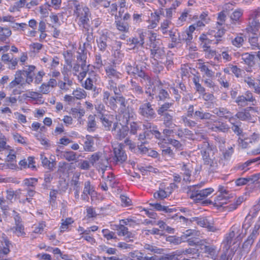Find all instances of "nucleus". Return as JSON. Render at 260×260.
I'll return each mask as SVG.
<instances>
[{"instance_id":"f257e3e1","label":"nucleus","mask_w":260,"mask_h":260,"mask_svg":"<svg viewBox=\"0 0 260 260\" xmlns=\"http://www.w3.org/2000/svg\"><path fill=\"white\" fill-rule=\"evenodd\" d=\"M198 147L200 150L203 164L207 166L208 172L210 173L215 172L218 168V164L215 156L217 150L214 149L208 141L201 142L198 144Z\"/></svg>"},{"instance_id":"f03ea898","label":"nucleus","mask_w":260,"mask_h":260,"mask_svg":"<svg viewBox=\"0 0 260 260\" xmlns=\"http://www.w3.org/2000/svg\"><path fill=\"white\" fill-rule=\"evenodd\" d=\"M173 103L166 102L160 105L157 109V113L161 117L163 124L167 128H174L176 124L174 123L175 112L170 109Z\"/></svg>"},{"instance_id":"7ed1b4c3","label":"nucleus","mask_w":260,"mask_h":260,"mask_svg":"<svg viewBox=\"0 0 260 260\" xmlns=\"http://www.w3.org/2000/svg\"><path fill=\"white\" fill-rule=\"evenodd\" d=\"M260 229V216L258 218V220L256 222L254 229L251 234L248 237L247 240L244 242L242 245L241 253L242 255L243 254H247L250 251L251 246L253 244L254 240L256 239L257 236L258 235V230Z\"/></svg>"},{"instance_id":"20e7f679","label":"nucleus","mask_w":260,"mask_h":260,"mask_svg":"<svg viewBox=\"0 0 260 260\" xmlns=\"http://www.w3.org/2000/svg\"><path fill=\"white\" fill-rule=\"evenodd\" d=\"M194 186H190L188 187V194L190 198L194 201L198 202L200 200H204L214 190L211 188H208L202 190H196Z\"/></svg>"},{"instance_id":"39448f33","label":"nucleus","mask_w":260,"mask_h":260,"mask_svg":"<svg viewBox=\"0 0 260 260\" xmlns=\"http://www.w3.org/2000/svg\"><path fill=\"white\" fill-rule=\"evenodd\" d=\"M235 102L239 107H244L248 105V103H252V105H255L256 101L253 96L252 93L248 90L244 95H239L236 99Z\"/></svg>"},{"instance_id":"423d86ee","label":"nucleus","mask_w":260,"mask_h":260,"mask_svg":"<svg viewBox=\"0 0 260 260\" xmlns=\"http://www.w3.org/2000/svg\"><path fill=\"white\" fill-rule=\"evenodd\" d=\"M138 112L141 116L148 119H152L155 117L154 110L150 102L141 104L139 108Z\"/></svg>"},{"instance_id":"0eeeda50","label":"nucleus","mask_w":260,"mask_h":260,"mask_svg":"<svg viewBox=\"0 0 260 260\" xmlns=\"http://www.w3.org/2000/svg\"><path fill=\"white\" fill-rule=\"evenodd\" d=\"M73 14L79 18L80 22L83 25L87 24L89 21V10L85 6L80 5Z\"/></svg>"},{"instance_id":"6e6552de","label":"nucleus","mask_w":260,"mask_h":260,"mask_svg":"<svg viewBox=\"0 0 260 260\" xmlns=\"http://www.w3.org/2000/svg\"><path fill=\"white\" fill-rule=\"evenodd\" d=\"M117 103L120 104V111L124 112L126 109L125 98L122 95L111 96L109 100V105L113 110H115L117 108Z\"/></svg>"},{"instance_id":"1a4fd4ad","label":"nucleus","mask_w":260,"mask_h":260,"mask_svg":"<svg viewBox=\"0 0 260 260\" xmlns=\"http://www.w3.org/2000/svg\"><path fill=\"white\" fill-rule=\"evenodd\" d=\"M129 128L126 125H122L118 123H114L112 132L115 135L116 138L119 140L124 139L128 134Z\"/></svg>"},{"instance_id":"9d476101","label":"nucleus","mask_w":260,"mask_h":260,"mask_svg":"<svg viewBox=\"0 0 260 260\" xmlns=\"http://www.w3.org/2000/svg\"><path fill=\"white\" fill-rule=\"evenodd\" d=\"M78 63L81 64V69L82 71L78 76V79L79 81H81L83 78L86 76L87 73L89 71V64H86V55L84 54L79 53L77 57Z\"/></svg>"},{"instance_id":"9b49d317","label":"nucleus","mask_w":260,"mask_h":260,"mask_svg":"<svg viewBox=\"0 0 260 260\" xmlns=\"http://www.w3.org/2000/svg\"><path fill=\"white\" fill-rule=\"evenodd\" d=\"M258 138V135L255 133L249 137L239 138L238 140L239 146L243 149L250 147L254 143L257 142Z\"/></svg>"},{"instance_id":"f8f14e48","label":"nucleus","mask_w":260,"mask_h":260,"mask_svg":"<svg viewBox=\"0 0 260 260\" xmlns=\"http://www.w3.org/2000/svg\"><path fill=\"white\" fill-rule=\"evenodd\" d=\"M239 228V225H233L231 228L230 233L226 235V237H225V239L222 242V244L223 245V249L225 250L226 252H228L229 249L231 247L233 239L235 236V232L238 230Z\"/></svg>"},{"instance_id":"ddd939ff","label":"nucleus","mask_w":260,"mask_h":260,"mask_svg":"<svg viewBox=\"0 0 260 260\" xmlns=\"http://www.w3.org/2000/svg\"><path fill=\"white\" fill-rule=\"evenodd\" d=\"M191 221L196 222L201 226L207 228L209 231L214 232L217 231V229L213 226V223L205 217H193Z\"/></svg>"},{"instance_id":"4468645a","label":"nucleus","mask_w":260,"mask_h":260,"mask_svg":"<svg viewBox=\"0 0 260 260\" xmlns=\"http://www.w3.org/2000/svg\"><path fill=\"white\" fill-rule=\"evenodd\" d=\"M148 36L149 41V47L150 48V52L153 51V49H158L164 47L161 42L156 39L157 35L151 31H148Z\"/></svg>"},{"instance_id":"2eb2a0df","label":"nucleus","mask_w":260,"mask_h":260,"mask_svg":"<svg viewBox=\"0 0 260 260\" xmlns=\"http://www.w3.org/2000/svg\"><path fill=\"white\" fill-rule=\"evenodd\" d=\"M212 112L219 117L229 119L230 122H232V121L235 119V118L232 116V112L225 108L220 107L215 108L212 111Z\"/></svg>"},{"instance_id":"dca6fc26","label":"nucleus","mask_w":260,"mask_h":260,"mask_svg":"<svg viewBox=\"0 0 260 260\" xmlns=\"http://www.w3.org/2000/svg\"><path fill=\"white\" fill-rule=\"evenodd\" d=\"M123 144H120L114 148L115 155L114 159H115L117 162L122 163L127 158V156L123 150Z\"/></svg>"},{"instance_id":"f3484780","label":"nucleus","mask_w":260,"mask_h":260,"mask_svg":"<svg viewBox=\"0 0 260 260\" xmlns=\"http://www.w3.org/2000/svg\"><path fill=\"white\" fill-rule=\"evenodd\" d=\"M109 36L108 32H106L101 35L99 39H97L98 47L100 50L103 51L106 50L107 44L110 41V38Z\"/></svg>"},{"instance_id":"a211bd4d","label":"nucleus","mask_w":260,"mask_h":260,"mask_svg":"<svg viewBox=\"0 0 260 260\" xmlns=\"http://www.w3.org/2000/svg\"><path fill=\"white\" fill-rule=\"evenodd\" d=\"M146 35H148V32H140L138 37H134L132 39L129 38L127 41L128 43H130V45L134 44L135 46L139 45L143 47L144 44L145 37Z\"/></svg>"},{"instance_id":"6ab92c4d","label":"nucleus","mask_w":260,"mask_h":260,"mask_svg":"<svg viewBox=\"0 0 260 260\" xmlns=\"http://www.w3.org/2000/svg\"><path fill=\"white\" fill-rule=\"evenodd\" d=\"M145 81L146 82L145 85V93L151 98L149 100L152 101L154 99V95L156 93L155 87L154 86L153 82L151 80L150 77L149 78V80H146Z\"/></svg>"},{"instance_id":"aec40b11","label":"nucleus","mask_w":260,"mask_h":260,"mask_svg":"<svg viewBox=\"0 0 260 260\" xmlns=\"http://www.w3.org/2000/svg\"><path fill=\"white\" fill-rule=\"evenodd\" d=\"M192 168L189 164H183L181 169V174L183 176V180L185 182H190L191 176Z\"/></svg>"},{"instance_id":"412c9836","label":"nucleus","mask_w":260,"mask_h":260,"mask_svg":"<svg viewBox=\"0 0 260 260\" xmlns=\"http://www.w3.org/2000/svg\"><path fill=\"white\" fill-rule=\"evenodd\" d=\"M212 116L213 115L210 113L204 112L201 108L199 110H196L194 113V118L197 120H210Z\"/></svg>"},{"instance_id":"4be33fe9","label":"nucleus","mask_w":260,"mask_h":260,"mask_svg":"<svg viewBox=\"0 0 260 260\" xmlns=\"http://www.w3.org/2000/svg\"><path fill=\"white\" fill-rule=\"evenodd\" d=\"M22 75V71H17L15 74V79L9 83L8 87L12 89L19 84H21V85L22 86L23 84H21L23 80Z\"/></svg>"},{"instance_id":"5701e85b","label":"nucleus","mask_w":260,"mask_h":260,"mask_svg":"<svg viewBox=\"0 0 260 260\" xmlns=\"http://www.w3.org/2000/svg\"><path fill=\"white\" fill-rule=\"evenodd\" d=\"M184 252L180 250H176L172 253L161 256L159 260H179L178 257L183 254Z\"/></svg>"},{"instance_id":"b1692460","label":"nucleus","mask_w":260,"mask_h":260,"mask_svg":"<svg viewBox=\"0 0 260 260\" xmlns=\"http://www.w3.org/2000/svg\"><path fill=\"white\" fill-rule=\"evenodd\" d=\"M106 73L107 77L110 79L112 78L119 79L121 76V74L111 66L106 69Z\"/></svg>"},{"instance_id":"393cba45","label":"nucleus","mask_w":260,"mask_h":260,"mask_svg":"<svg viewBox=\"0 0 260 260\" xmlns=\"http://www.w3.org/2000/svg\"><path fill=\"white\" fill-rule=\"evenodd\" d=\"M201 248L204 250L205 253L209 254L211 256H214L216 254V246L213 245H210L208 241L207 243H204V245L201 246Z\"/></svg>"},{"instance_id":"a878e982","label":"nucleus","mask_w":260,"mask_h":260,"mask_svg":"<svg viewBox=\"0 0 260 260\" xmlns=\"http://www.w3.org/2000/svg\"><path fill=\"white\" fill-rule=\"evenodd\" d=\"M94 141L93 138L89 135L86 136V140L84 142V150L85 151L92 152L94 151L93 145Z\"/></svg>"},{"instance_id":"bb28decb","label":"nucleus","mask_w":260,"mask_h":260,"mask_svg":"<svg viewBox=\"0 0 260 260\" xmlns=\"http://www.w3.org/2000/svg\"><path fill=\"white\" fill-rule=\"evenodd\" d=\"M235 116L242 121L250 120L251 118V115L246 109H243L242 111L238 112Z\"/></svg>"},{"instance_id":"cd10ccee","label":"nucleus","mask_w":260,"mask_h":260,"mask_svg":"<svg viewBox=\"0 0 260 260\" xmlns=\"http://www.w3.org/2000/svg\"><path fill=\"white\" fill-rule=\"evenodd\" d=\"M4 242H5L6 247H3L2 249H0V260H5L7 259L5 257V256L7 255L10 251L9 249L10 246L11 245L10 241L7 239H4Z\"/></svg>"},{"instance_id":"c85d7f7f","label":"nucleus","mask_w":260,"mask_h":260,"mask_svg":"<svg viewBox=\"0 0 260 260\" xmlns=\"http://www.w3.org/2000/svg\"><path fill=\"white\" fill-rule=\"evenodd\" d=\"M183 254H187L189 255V258L197 259L200 256L199 249L196 248H189L186 249L185 251L182 250Z\"/></svg>"},{"instance_id":"c756f323","label":"nucleus","mask_w":260,"mask_h":260,"mask_svg":"<svg viewBox=\"0 0 260 260\" xmlns=\"http://www.w3.org/2000/svg\"><path fill=\"white\" fill-rule=\"evenodd\" d=\"M165 55V51L164 47L158 49H153V51L151 52V57L156 60V58H162Z\"/></svg>"},{"instance_id":"7c9ffc66","label":"nucleus","mask_w":260,"mask_h":260,"mask_svg":"<svg viewBox=\"0 0 260 260\" xmlns=\"http://www.w3.org/2000/svg\"><path fill=\"white\" fill-rule=\"evenodd\" d=\"M95 81V78L94 77H89L85 81L83 86L87 90H91L96 89V87H94L93 83Z\"/></svg>"},{"instance_id":"2f4dec72","label":"nucleus","mask_w":260,"mask_h":260,"mask_svg":"<svg viewBox=\"0 0 260 260\" xmlns=\"http://www.w3.org/2000/svg\"><path fill=\"white\" fill-rule=\"evenodd\" d=\"M79 5V3L77 1H69L67 5V9L69 11V13L71 14L73 13L74 14Z\"/></svg>"},{"instance_id":"473e14b6","label":"nucleus","mask_w":260,"mask_h":260,"mask_svg":"<svg viewBox=\"0 0 260 260\" xmlns=\"http://www.w3.org/2000/svg\"><path fill=\"white\" fill-rule=\"evenodd\" d=\"M11 30L6 27H0V41H5L11 35Z\"/></svg>"},{"instance_id":"72a5a7b5","label":"nucleus","mask_w":260,"mask_h":260,"mask_svg":"<svg viewBox=\"0 0 260 260\" xmlns=\"http://www.w3.org/2000/svg\"><path fill=\"white\" fill-rule=\"evenodd\" d=\"M169 34L172 42L175 44L180 43L181 35L177 31H174L172 29L169 30Z\"/></svg>"},{"instance_id":"f704fd0d","label":"nucleus","mask_w":260,"mask_h":260,"mask_svg":"<svg viewBox=\"0 0 260 260\" xmlns=\"http://www.w3.org/2000/svg\"><path fill=\"white\" fill-rule=\"evenodd\" d=\"M73 95L77 100H78L85 98L86 92L83 89L79 88L73 91Z\"/></svg>"},{"instance_id":"c9c22d12","label":"nucleus","mask_w":260,"mask_h":260,"mask_svg":"<svg viewBox=\"0 0 260 260\" xmlns=\"http://www.w3.org/2000/svg\"><path fill=\"white\" fill-rule=\"evenodd\" d=\"M218 191L220 192V194L217 196L216 201H221L223 199H226L229 197L228 196L229 191L224 186H219Z\"/></svg>"},{"instance_id":"e433bc0d","label":"nucleus","mask_w":260,"mask_h":260,"mask_svg":"<svg viewBox=\"0 0 260 260\" xmlns=\"http://www.w3.org/2000/svg\"><path fill=\"white\" fill-rule=\"evenodd\" d=\"M192 35L188 34V32L183 31L181 34L180 43L182 41H184L187 45H190L192 40Z\"/></svg>"},{"instance_id":"4c0bfd02","label":"nucleus","mask_w":260,"mask_h":260,"mask_svg":"<svg viewBox=\"0 0 260 260\" xmlns=\"http://www.w3.org/2000/svg\"><path fill=\"white\" fill-rule=\"evenodd\" d=\"M245 82L250 87H252L254 89V92L260 95V86L258 85H256L254 80L250 77L247 78L245 80Z\"/></svg>"},{"instance_id":"58836bf2","label":"nucleus","mask_w":260,"mask_h":260,"mask_svg":"<svg viewBox=\"0 0 260 260\" xmlns=\"http://www.w3.org/2000/svg\"><path fill=\"white\" fill-rule=\"evenodd\" d=\"M116 27L118 30L122 31H127L128 30V24L126 21L124 20L116 21Z\"/></svg>"},{"instance_id":"ea45409f","label":"nucleus","mask_w":260,"mask_h":260,"mask_svg":"<svg viewBox=\"0 0 260 260\" xmlns=\"http://www.w3.org/2000/svg\"><path fill=\"white\" fill-rule=\"evenodd\" d=\"M254 56L248 53H245L242 55V59L248 66H252L253 64Z\"/></svg>"},{"instance_id":"a19ab883","label":"nucleus","mask_w":260,"mask_h":260,"mask_svg":"<svg viewBox=\"0 0 260 260\" xmlns=\"http://www.w3.org/2000/svg\"><path fill=\"white\" fill-rule=\"evenodd\" d=\"M38 182V179L35 178H30L25 179L23 181L24 186L27 188H34Z\"/></svg>"},{"instance_id":"79ce46f5","label":"nucleus","mask_w":260,"mask_h":260,"mask_svg":"<svg viewBox=\"0 0 260 260\" xmlns=\"http://www.w3.org/2000/svg\"><path fill=\"white\" fill-rule=\"evenodd\" d=\"M85 113L84 110L80 108H72L70 114H72L75 118L78 117L80 118Z\"/></svg>"},{"instance_id":"37998d69","label":"nucleus","mask_w":260,"mask_h":260,"mask_svg":"<svg viewBox=\"0 0 260 260\" xmlns=\"http://www.w3.org/2000/svg\"><path fill=\"white\" fill-rule=\"evenodd\" d=\"M187 242L190 246H193L195 245L203 246L204 245V243H207V241L206 240H199L197 238H189L187 240Z\"/></svg>"},{"instance_id":"c03bdc74","label":"nucleus","mask_w":260,"mask_h":260,"mask_svg":"<svg viewBox=\"0 0 260 260\" xmlns=\"http://www.w3.org/2000/svg\"><path fill=\"white\" fill-rule=\"evenodd\" d=\"M150 205L153 207L156 210L158 211H162L166 213H171L173 212V209L172 208H169L167 206H162L160 204H150Z\"/></svg>"},{"instance_id":"a18cd8bd","label":"nucleus","mask_w":260,"mask_h":260,"mask_svg":"<svg viewBox=\"0 0 260 260\" xmlns=\"http://www.w3.org/2000/svg\"><path fill=\"white\" fill-rule=\"evenodd\" d=\"M131 87L133 92L136 94L141 95L144 93L142 87L132 80L131 81Z\"/></svg>"},{"instance_id":"49530a36","label":"nucleus","mask_w":260,"mask_h":260,"mask_svg":"<svg viewBox=\"0 0 260 260\" xmlns=\"http://www.w3.org/2000/svg\"><path fill=\"white\" fill-rule=\"evenodd\" d=\"M40 158L44 167L49 169H52L54 167L53 162H51L48 159L44 156V154H41Z\"/></svg>"},{"instance_id":"de8ad7c7","label":"nucleus","mask_w":260,"mask_h":260,"mask_svg":"<svg viewBox=\"0 0 260 260\" xmlns=\"http://www.w3.org/2000/svg\"><path fill=\"white\" fill-rule=\"evenodd\" d=\"M242 15V12L240 10L235 11L231 16V19L232 23L236 24L240 20V18Z\"/></svg>"},{"instance_id":"09e8293b","label":"nucleus","mask_w":260,"mask_h":260,"mask_svg":"<svg viewBox=\"0 0 260 260\" xmlns=\"http://www.w3.org/2000/svg\"><path fill=\"white\" fill-rule=\"evenodd\" d=\"M94 191L93 187L91 185L90 181H88L85 182L83 189V193H87L90 196H92Z\"/></svg>"},{"instance_id":"8fccbe9b","label":"nucleus","mask_w":260,"mask_h":260,"mask_svg":"<svg viewBox=\"0 0 260 260\" xmlns=\"http://www.w3.org/2000/svg\"><path fill=\"white\" fill-rule=\"evenodd\" d=\"M87 130L89 132H93L94 131L95 126H96V123L94 119V116L90 115L88 117V120L87 122Z\"/></svg>"},{"instance_id":"3c124183","label":"nucleus","mask_w":260,"mask_h":260,"mask_svg":"<svg viewBox=\"0 0 260 260\" xmlns=\"http://www.w3.org/2000/svg\"><path fill=\"white\" fill-rule=\"evenodd\" d=\"M144 248L145 249L153 253L159 254L162 250V249L158 248L156 246L149 244H145L144 246Z\"/></svg>"},{"instance_id":"603ef678","label":"nucleus","mask_w":260,"mask_h":260,"mask_svg":"<svg viewBox=\"0 0 260 260\" xmlns=\"http://www.w3.org/2000/svg\"><path fill=\"white\" fill-rule=\"evenodd\" d=\"M79 176L80 175L78 173L74 174L72 179L70 183V185L73 186L74 189L79 188Z\"/></svg>"},{"instance_id":"864d4df0","label":"nucleus","mask_w":260,"mask_h":260,"mask_svg":"<svg viewBox=\"0 0 260 260\" xmlns=\"http://www.w3.org/2000/svg\"><path fill=\"white\" fill-rule=\"evenodd\" d=\"M169 143L176 148V149L179 150H182L183 149L184 146L179 141L170 139L168 140Z\"/></svg>"},{"instance_id":"5fc2aeb1","label":"nucleus","mask_w":260,"mask_h":260,"mask_svg":"<svg viewBox=\"0 0 260 260\" xmlns=\"http://www.w3.org/2000/svg\"><path fill=\"white\" fill-rule=\"evenodd\" d=\"M0 207L5 215H7V211L9 209V206L6 204V200L3 197H0Z\"/></svg>"},{"instance_id":"6e6d98bb","label":"nucleus","mask_w":260,"mask_h":260,"mask_svg":"<svg viewBox=\"0 0 260 260\" xmlns=\"http://www.w3.org/2000/svg\"><path fill=\"white\" fill-rule=\"evenodd\" d=\"M101 153L100 152H96L91 155L90 157L89 158V160L90 163L92 165V166H94V164L99 160H100L101 157Z\"/></svg>"},{"instance_id":"4d7b16f0","label":"nucleus","mask_w":260,"mask_h":260,"mask_svg":"<svg viewBox=\"0 0 260 260\" xmlns=\"http://www.w3.org/2000/svg\"><path fill=\"white\" fill-rule=\"evenodd\" d=\"M21 189H18L16 190L15 193L14 191L11 190H7L6 191V198L8 200L10 201L11 203L12 202V200L14 196H17L18 193H21Z\"/></svg>"},{"instance_id":"13d9d810","label":"nucleus","mask_w":260,"mask_h":260,"mask_svg":"<svg viewBox=\"0 0 260 260\" xmlns=\"http://www.w3.org/2000/svg\"><path fill=\"white\" fill-rule=\"evenodd\" d=\"M232 44L236 47L239 48L243 45L244 39L241 36H237L232 41Z\"/></svg>"},{"instance_id":"bf43d9fd","label":"nucleus","mask_w":260,"mask_h":260,"mask_svg":"<svg viewBox=\"0 0 260 260\" xmlns=\"http://www.w3.org/2000/svg\"><path fill=\"white\" fill-rule=\"evenodd\" d=\"M102 233L104 237L106 238L108 240L116 238V237L115 236V233L112 231H110L107 229L103 230L102 231Z\"/></svg>"},{"instance_id":"052dcab7","label":"nucleus","mask_w":260,"mask_h":260,"mask_svg":"<svg viewBox=\"0 0 260 260\" xmlns=\"http://www.w3.org/2000/svg\"><path fill=\"white\" fill-rule=\"evenodd\" d=\"M15 232L18 237L24 236L25 233L24 231V226L22 223L15 224Z\"/></svg>"},{"instance_id":"680f3d73","label":"nucleus","mask_w":260,"mask_h":260,"mask_svg":"<svg viewBox=\"0 0 260 260\" xmlns=\"http://www.w3.org/2000/svg\"><path fill=\"white\" fill-rule=\"evenodd\" d=\"M85 36H86V42H84V47H91V42L93 40V36L92 34L87 32L85 34Z\"/></svg>"},{"instance_id":"e2e57ef3","label":"nucleus","mask_w":260,"mask_h":260,"mask_svg":"<svg viewBox=\"0 0 260 260\" xmlns=\"http://www.w3.org/2000/svg\"><path fill=\"white\" fill-rule=\"evenodd\" d=\"M152 135L155 136V138L159 140H165L164 135L157 129V126L153 127L152 129L150 130Z\"/></svg>"},{"instance_id":"0e129e2a","label":"nucleus","mask_w":260,"mask_h":260,"mask_svg":"<svg viewBox=\"0 0 260 260\" xmlns=\"http://www.w3.org/2000/svg\"><path fill=\"white\" fill-rule=\"evenodd\" d=\"M215 129V131H219L221 132H228L229 129V127L228 125L224 123H219L218 124H216L215 125L214 128Z\"/></svg>"},{"instance_id":"69168bd1","label":"nucleus","mask_w":260,"mask_h":260,"mask_svg":"<svg viewBox=\"0 0 260 260\" xmlns=\"http://www.w3.org/2000/svg\"><path fill=\"white\" fill-rule=\"evenodd\" d=\"M244 201L243 197H239L235 203L231 204L229 205V208L230 210H233L236 209L237 207L240 205Z\"/></svg>"},{"instance_id":"338daca9","label":"nucleus","mask_w":260,"mask_h":260,"mask_svg":"<svg viewBox=\"0 0 260 260\" xmlns=\"http://www.w3.org/2000/svg\"><path fill=\"white\" fill-rule=\"evenodd\" d=\"M78 167L82 170H88L90 169V162L85 160H81L78 164Z\"/></svg>"},{"instance_id":"774afa93","label":"nucleus","mask_w":260,"mask_h":260,"mask_svg":"<svg viewBox=\"0 0 260 260\" xmlns=\"http://www.w3.org/2000/svg\"><path fill=\"white\" fill-rule=\"evenodd\" d=\"M168 194L166 191L163 189H159L157 192L154 193V197L155 199L162 200L167 198Z\"/></svg>"}]
</instances>
